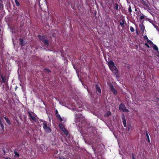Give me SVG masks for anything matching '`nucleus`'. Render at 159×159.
<instances>
[{
	"label": "nucleus",
	"instance_id": "nucleus-1",
	"mask_svg": "<svg viewBox=\"0 0 159 159\" xmlns=\"http://www.w3.org/2000/svg\"><path fill=\"white\" fill-rule=\"evenodd\" d=\"M27 113L28 114L29 117V119L32 122L33 121L34 122H38L37 118L39 119V118L37 117L36 114H35L33 112L31 113L29 111H28Z\"/></svg>",
	"mask_w": 159,
	"mask_h": 159
},
{
	"label": "nucleus",
	"instance_id": "nucleus-2",
	"mask_svg": "<svg viewBox=\"0 0 159 159\" xmlns=\"http://www.w3.org/2000/svg\"><path fill=\"white\" fill-rule=\"evenodd\" d=\"M58 127L66 135H68L69 133L67 130L65 128L63 125L61 123H59L58 125Z\"/></svg>",
	"mask_w": 159,
	"mask_h": 159
},
{
	"label": "nucleus",
	"instance_id": "nucleus-3",
	"mask_svg": "<svg viewBox=\"0 0 159 159\" xmlns=\"http://www.w3.org/2000/svg\"><path fill=\"white\" fill-rule=\"evenodd\" d=\"M43 128L45 131L47 133H50L52 130L49 126H48V125L47 124V122H45L44 123H43Z\"/></svg>",
	"mask_w": 159,
	"mask_h": 159
},
{
	"label": "nucleus",
	"instance_id": "nucleus-4",
	"mask_svg": "<svg viewBox=\"0 0 159 159\" xmlns=\"http://www.w3.org/2000/svg\"><path fill=\"white\" fill-rule=\"evenodd\" d=\"M0 77L2 80V82L3 83H5L6 81H8L9 79V77L6 75H3L1 73V72H0Z\"/></svg>",
	"mask_w": 159,
	"mask_h": 159
},
{
	"label": "nucleus",
	"instance_id": "nucleus-5",
	"mask_svg": "<svg viewBox=\"0 0 159 159\" xmlns=\"http://www.w3.org/2000/svg\"><path fill=\"white\" fill-rule=\"evenodd\" d=\"M119 109L122 110L123 112H129L128 110L126 108L125 105L122 103H120V105Z\"/></svg>",
	"mask_w": 159,
	"mask_h": 159
},
{
	"label": "nucleus",
	"instance_id": "nucleus-6",
	"mask_svg": "<svg viewBox=\"0 0 159 159\" xmlns=\"http://www.w3.org/2000/svg\"><path fill=\"white\" fill-rule=\"evenodd\" d=\"M110 70L114 73L115 74H116L118 73V70L115 66V65H114V66L111 67H110Z\"/></svg>",
	"mask_w": 159,
	"mask_h": 159
},
{
	"label": "nucleus",
	"instance_id": "nucleus-7",
	"mask_svg": "<svg viewBox=\"0 0 159 159\" xmlns=\"http://www.w3.org/2000/svg\"><path fill=\"white\" fill-rule=\"evenodd\" d=\"M95 89L97 92L99 93H101V91L100 87L98 84H96L95 85Z\"/></svg>",
	"mask_w": 159,
	"mask_h": 159
},
{
	"label": "nucleus",
	"instance_id": "nucleus-8",
	"mask_svg": "<svg viewBox=\"0 0 159 159\" xmlns=\"http://www.w3.org/2000/svg\"><path fill=\"white\" fill-rule=\"evenodd\" d=\"M107 64L109 68L111 67L114 66V65H115V63L112 60L108 61Z\"/></svg>",
	"mask_w": 159,
	"mask_h": 159
},
{
	"label": "nucleus",
	"instance_id": "nucleus-9",
	"mask_svg": "<svg viewBox=\"0 0 159 159\" xmlns=\"http://www.w3.org/2000/svg\"><path fill=\"white\" fill-rule=\"evenodd\" d=\"M121 119L122 120L124 126L125 127H126V120L125 117V116L124 115H123L121 117Z\"/></svg>",
	"mask_w": 159,
	"mask_h": 159
},
{
	"label": "nucleus",
	"instance_id": "nucleus-10",
	"mask_svg": "<svg viewBox=\"0 0 159 159\" xmlns=\"http://www.w3.org/2000/svg\"><path fill=\"white\" fill-rule=\"evenodd\" d=\"M38 37L42 42H43L45 39V37L44 36H42L40 35H38Z\"/></svg>",
	"mask_w": 159,
	"mask_h": 159
},
{
	"label": "nucleus",
	"instance_id": "nucleus-11",
	"mask_svg": "<svg viewBox=\"0 0 159 159\" xmlns=\"http://www.w3.org/2000/svg\"><path fill=\"white\" fill-rule=\"evenodd\" d=\"M42 42L46 46H48L49 45V41L47 39H45Z\"/></svg>",
	"mask_w": 159,
	"mask_h": 159
},
{
	"label": "nucleus",
	"instance_id": "nucleus-12",
	"mask_svg": "<svg viewBox=\"0 0 159 159\" xmlns=\"http://www.w3.org/2000/svg\"><path fill=\"white\" fill-rule=\"evenodd\" d=\"M19 43L21 45V46H23L25 45V44L24 43L23 40L19 38Z\"/></svg>",
	"mask_w": 159,
	"mask_h": 159
},
{
	"label": "nucleus",
	"instance_id": "nucleus-13",
	"mask_svg": "<svg viewBox=\"0 0 159 159\" xmlns=\"http://www.w3.org/2000/svg\"><path fill=\"white\" fill-rule=\"evenodd\" d=\"M113 8L116 11L119 10L120 8H118V5L117 3H115L113 4Z\"/></svg>",
	"mask_w": 159,
	"mask_h": 159
},
{
	"label": "nucleus",
	"instance_id": "nucleus-14",
	"mask_svg": "<svg viewBox=\"0 0 159 159\" xmlns=\"http://www.w3.org/2000/svg\"><path fill=\"white\" fill-rule=\"evenodd\" d=\"M141 2L142 4H143L148 8H149V7L147 3L143 0H142L141 1Z\"/></svg>",
	"mask_w": 159,
	"mask_h": 159
},
{
	"label": "nucleus",
	"instance_id": "nucleus-15",
	"mask_svg": "<svg viewBox=\"0 0 159 159\" xmlns=\"http://www.w3.org/2000/svg\"><path fill=\"white\" fill-rule=\"evenodd\" d=\"M111 112L110 111H108L105 114L104 116L105 117H108L111 115Z\"/></svg>",
	"mask_w": 159,
	"mask_h": 159
},
{
	"label": "nucleus",
	"instance_id": "nucleus-16",
	"mask_svg": "<svg viewBox=\"0 0 159 159\" xmlns=\"http://www.w3.org/2000/svg\"><path fill=\"white\" fill-rule=\"evenodd\" d=\"M4 5L3 2L0 3V13L3 10L4 7Z\"/></svg>",
	"mask_w": 159,
	"mask_h": 159
},
{
	"label": "nucleus",
	"instance_id": "nucleus-17",
	"mask_svg": "<svg viewBox=\"0 0 159 159\" xmlns=\"http://www.w3.org/2000/svg\"><path fill=\"white\" fill-rule=\"evenodd\" d=\"M56 117L61 122H62L63 120L61 118L60 115L58 114L56 115Z\"/></svg>",
	"mask_w": 159,
	"mask_h": 159
},
{
	"label": "nucleus",
	"instance_id": "nucleus-18",
	"mask_svg": "<svg viewBox=\"0 0 159 159\" xmlns=\"http://www.w3.org/2000/svg\"><path fill=\"white\" fill-rule=\"evenodd\" d=\"M119 24L120 23H123L126 22L124 18H123L122 19H121L119 20Z\"/></svg>",
	"mask_w": 159,
	"mask_h": 159
},
{
	"label": "nucleus",
	"instance_id": "nucleus-19",
	"mask_svg": "<svg viewBox=\"0 0 159 159\" xmlns=\"http://www.w3.org/2000/svg\"><path fill=\"white\" fill-rule=\"evenodd\" d=\"M76 117L77 119H79L80 117L82 116V115L80 113L76 114Z\"/></svg>",
	"mask_w": 159,
	"mask_h": 159
},
{
	"label": "nucleus",
	"instance_id": "nucleus-20",
	"mask_svg": "<svg viewBox=\"0 0 159 159\" xmlns=\"http://www.w3.org/2000/svg\"><path fill=\"white\" fill-rule=\"evenodd\" d=\"M4 118L5 120H6L7 123L8 124L10 125L11 124V122L10 120H9V119L8 118H7L6 117H4Z\"/></svg>",
	"mask_w": 159,
	"mask_h": 159
},
{
	"label": "nucleus",
	"instance_id": "nucleus-21",
	"mask_svg": "<svg viewBox=\"0 0 159 159\" xmlns=\"http://www.w3.org/2000/svg\"><path fill=\"white\" fill-rule=\"evenodd\" d=\"M111 91L113 93V94L114 95H116L117 94V90L115 89L113 90H112Z\"/></svg>",
	"mask_w": 159,
	"mask_h": 159
},
{
	"label": "nucleus",
	"instance_id": "nucleus-22",
	"mask_svg": "<svg viewBox=\"0 0 159 159\" xmlns=\"http://www.w3.org/2000/svg\"><path fill=\"white\" fill-rule=\"evenodd\" d=\"M120 25L122 27V29H124L125 28V25H126V22H125L124 23H120Z\"/></svg>",
	"mask_w": 159,
	"mask_h": 159
},
{
	"label": "nucleus",
	"instance_id": "nucleus-23",
	"mask_svg": "<svg viewBox=\"0 0 159 159\" xmlns=\"http://www.w3.org/2000/svg\"><path fill=\"white\" fill-rule=\"evenodd\" d=\"M43 70L45 71L46 73H50L51 72L50 70L48 68H44L43 69Z\"/></svg>",
	"mask_w": 159,
	"mask_h": 159
},
{
	"label": "nucleus",
	"instance_id": "nucleus-24",
	"mask_svg": "<svg viewBox=\"0 0 159 159\" xmlns=\"http://www.w3.org/2000/svg\"><path fill=\"white\" fill-rule=\"evenodd\" d=\"M14 153L15 154V156H16L17 158H19L20 156L19 154L16 150L14 151Z\"/></svg>",
	"mask_w": 159,
	"mask_h": 159
},
{
	"label": "nucleus",
	"instance_id": "nucleus-25",
	"mask_svg": "<svg viewBox=\"0 0 159 159\" xmlns=\"http://www.w3.org/2000/svg\"><path fill=\"white\" fill-rule=\"evenodd\" d=\"M153 48L157 51H158V49L157 46L153 44Z\"/></svg>",
	"mask_w": 159,
	"mask_h": 159
},
{
	"label": "nucleus",
	"instance_id": "nucleus-26",
	"mask_svg": "<svg viewBox=\"0 0 159 159\" xmlns=\"http://www.w3.org/2000/svg\"><path fill=\"white\" fill-rule=\"evenodd\" d=\"M109 86L111 91L114 89L113 85L111 84L109 85Z\"/></svg>",
	"mask_w": 159,
	"mask_h": 159
},
{
	"label": "nucleus",
	"instance_id": "nucleus-27",
	"mask_svg": "<svg viewBox=\"0 0 159 159\" xmlns=\"http://www.w3.org/2000/svg\"><path fill=\"white\" fill-rule=\"evenodd\" d=\"M83 109V108L81 107V106L80 107H79V108L77 109V110L79 111H82Z\"/></svg>",
	"mask_w": 159,
	"mask_h": 159
},
{
	"label": "nucleus",
	"instance_id": "nucleus-28",
	"mask_svg": "<svg viewBox=\"0 0 159 159\" xmlns=\"http://www.w3.org/2000/svg\"><path fill=\"white\" fill-rule=\"evenodd\" d=\"M147 42L150 45H153L154 44L153 42L151 41L148 39V40H147Z\"/></svg>",
	"mask_w": 159,
	"mask_h": 159
},
{
	"label": "nucleus",
	"instance_id": "nucleus-29",
	"mask_svg": "<svg viewBox=\"0 0 159 159\" xmlns=\"http://www.w3.org/2000/svg\"><path fill=\"white\" fill-rule=\"evenodd\" d=\"M15 2V3L16 4V5L17 6L19 7L20 5V4L19 3V2L17 0H16Z\"/></svg>",
	"mask_w": 159,
	"mask_h": 159
},
{
	"label": "nucleus",
	"instance_id": "nucleus-30",
	"mask_svg": "<svg viewBox=\"0 0 159 159\" xmlns=\"http://www.w3.org/2000/svg\"><path fill=\"white\" fill-rule=\"evenodd\" d=\"M145 135L146 136L147 139H148V138H149V136L148 134V132L147 130L145 131Z\"/></svg>",
	"mask_w": 159,
	"mask_h": 159
},
{
	"label": "nucleus",
	"instance_id": "nucleus-31",
	"mask_svg": "<svg viewBox=\"0 0 159 159\" xmlns=\"http://www.w3.org/2000/svg\"><path fill=\"white\" fill-rule=\"evenodd\" d=\"M128 10L129 12H130V14H131L132 11V10L131 8V7L130 6H129Z\"/></svg>",
	"mask_w": 159,
	"mask_h": 159
},
{
	"label": "nucleus",
	"instance_id": "nucleus-32",
	"mask_svg": "<svg viewBox=\"0 0 159 159\" xmlns=\"http://www.w3.org/2000/svg\"><path fill=\"white\" fill-rule=\"evenodd\" d=\"M0 125L1 126V127L2 128V129H4V125H3V124H2L1 120H0Z\"/></svg>",
	"mask_w": 159,
	"mask_h": 159
},
{
	"label": "nucleus",
	"instance_id": "nucleus-33",
	"mask_svg": "<svg viewBox=\"0 0 159 159\" xmlns=\"http://www.w3.org/2000/svg\"><path fill=\"white\" fill-rule=\"evenodd\" d=\"M130 30L132 32H133L134 31V28L132 26H130Z\"/></svg>",
	"mask_w": 159,
	"mask_h": 159
},
{
	"label": "nucleus",
	"instance_id": "nucleus-34",
	"mask_svg": "<svg viewBox=\"0 0 159 159\" xmlns=\"http://www.w3.org/2000/svg\"><path fill=\"white\" fill-rule=\"evenodd\" d=\"M145 17V16L143 14H142V15H141L140 17V19L141 20H142L143 19H144Z\"/></svg>",
	"mask_w": 159,
	"mask_h": 159
},
{
	"label": "nucleus",
	"instance_id": "nucleus-35",
	"mask_svg": "<svg viewBox=\"0 0 159 159\" xmlns=\"http://www.w3.org/2000/svg\"><path fill=\"white\" fill-rule=\"evenodd\" d=\"M140 28H141V30H142L143 31V30H144L145 29V27H144V26L142 25L140 27Z\"/></svg>",
	"mask_w": 159,
	"mask_h": 159
},
{
	"label": "nucleus",
	"instance_id": "nucleus-36",
	"mask_svg": "<svg viewBox=\"0 0 159 159\" xmlns=\"http://www.w3.org/2000/svg\"><path fill=\"white\" fill-rule=\"evenodd\" d=\"M144 45L148 48H150L149 46L148 45V44L147 43H144Z\"/></svg>",
	"mask_w": 159,
	"mask_h": 159
},
{
	"label": "nucleus",
	"instance_id": "nucleus-37",
	"mask_svg": "<svg viewBox=\"0 0 159 159\" xmlns=\"http://www.w3.org/2000/svg\"><path fill=\"white\" fill-rule=\"evenodd\" d=\"M41 48H42V47L41 46H38L36 48V49H41Z\"/></svg>",
	"mask_w": 159,
	"mask_h": 159
},
{
	"label": "nucleus",
	"instance_id": "nucleus-38",
	"mask_svg": "<svg viewBox=\"0 0 159 159\" xmlns=\"http://www.w3.org/2000/svg\"><path fill=\"white\" fill-rule=\"evenodd\" d=\"M39 121H40V122H43V123H44V122H47L46 121H45V120H42V119H40L39 120Z\"/></svg>",
	"mask_w": 159,
	"mask_h": 159
},
{
	"label": "nucleus",
	"instance_id": "nucleus-39",
	"mask_svg": "<svg viewBox=\"0 0 159 159\" xmlns=\"http://www.w3.org/2000/svg\"><path fill=\"white\" fill-rule=\"evenodd\" d=\"M144 38L145 39H147V40L148 39V38L147 35H145L144 37Z\"/></svg>",
	"mask_w": 159,
	"mask_h": 159
},
{
	"label": "nucleus",
	"instance_id": "nucleus-40",
	"mask_svg": "<svg viewBox=\"0 0 159 159\" xmlns=\"http://www.w3.org/2000/svg\"><path fill=\"white\" fill-rule=\"evenodd\" d=\"M57 159H66V158H65L63 157H60L59 158H58Z\"/></svg>",
	"mask_w": 159,
	"mask_h": 159
},
{
	"label": "nucleus",
	"instance_id": "nucleus-41",
	"mask_svg": "<svg viewBox=\"0 0 159 159\" xmlns=\"http://www.w3.org/2000/svg\"><path fill=\"white\" fill-rule=\"evenodd\" d=\"M119 26H118V30H119L120 32H122V29H120V28H119Z\"/></svg>",
	"mask_w": 159,
	"mask_h": 159
},
{
	"label": "nucleus",
	"instance_id": "nucleus-42",
	"mask_svg": "<svg viewBox=\"0 0 159 159\" xmlns=\"http://www.w3.org/2000/svg\"><path fill=\"white\" fill-rule=\"evenodd\" d=\"M132 159H136L134 157V156L133 154H132Z\"/></svg>",
	"mask_w": 159,
	"mask_h": 159
},
{
	"label": "nucleus",
	"instance_id": "nucleus-43",
	"mask_svg": "<svg viewBox=\"0 0 159 159\" xmlns=\"http://www.w3.org/2000/svg\"><path fill=\"white\" fill-rule=\"evenodd\" d=\"M147 140H148V143H150V140L149 139V138H148Z\"/></svg>",
	"mask_w": 159,
	"mask_h": 159
},
{
	"label": "nucleus",
	"instance_id": "nucleus-44",
	"mask_svg": "<svg viewBox=\"0 0 159 159\" xmlns=\"http://www.w3.org/2000/svg\"><path fill=\"white\" fill-rule=\"evenodd\" d=\"M59 114L58 112V111L57 110H56V115L57 114Z\"/></svg>",
	"mask_w": 159,
	"mask_h": 159
},
{
	"label": "nucleus",
	"instance_id": "nucleus-45",
	"mask_svg": "<svg viewBox=\"0 0 159 159\" xmlns=\"http://www.w3.org/2000/svg\"><path fill=\"white\" fill-rule=\"evenodd\" d=\"M127 68L128 69H129L130 68V66H127Z\"/></svg>",
	"mask_w": 159,
	"mask_h": 159
},
{
	"label": "nucleus",
	"instance_id": "nucleus-46",
	"mask_svg": "<svg viewBox=\"0 0 159 159\" xmlns=\"http://www.w3.org/2000/svg\"><path fill=\"white\" fill-rule=\"evenodd\" d=\"M4 159H11L9 157L5 158Z\"/></svg>",
	"mask_w": 159,
	"mask_h": 159
},
{
	"label": "nucleus",
	"instance_id": "nucleus-47",
	"mask_svg": "<svg viewBox=\"0 0 159 159\" xmlns=\"http://www.w3.org/2000/svg\"><path fill=\"white\" fill-rule=\"evenodd\" d=\"M156 99H157L159 101V98L157 97Z\"/></svg>",
	"mask_w": 159,
	"mask_h": 159
},
{
	"label": "nucleus",
	"instance_id": "nucleus-48",
	"mask_svg": "<svg viewBox=\"0 0 159 159\" xmlns=\"http://www.w3.org/2000/svg\"><path fill=\"white\" fill-rule=\"evenodd\" d=\"M58 152V151H56L55 152V153L57 154Z\"/></svg>",
	"mask_w": 159,
	"mask_h": 159
},
{
	"label": "nucleus",
	"instance_id": "nucleus-49",
	"mask_svg": "<svg viewBox=\"0 0 159 159\" xmlns=\"http://www.w3.org/2000/svg\"><path fill=\"white\" fill-rule=\"evenodd\" d=\"M157 99H156V98L155 99V102H157V100H156Z\"/></svg>",
	"mask_w": 159,
	"mask_h": 159
},
{
	"label": "nucleus",
	"instance_id": "nucleus-50",
	"mask_svg": "<svg viewBox=\"0 0 159 159\" xmlns=\"http://www.w3.org/2000/svg\"><path fill=\"white\" fill-rule=\"evenodd\" d=\"M1 2H2V0H0V3Z\"/></svg>",
	"mask_w": 159,
	"mask_h": 159
},
{
	"label": "nucleus",
	"instance_id": "nucleus-51",
	"mask_svg": "<svg viewBox=\"0 0 159 159\" xmlns=\"http://www.w3.org/2000/svg\"><path fill=\"white\" fill-rule=\"evenodd\" d=\"M3 151L4 152V153L5 152V151L4 150H3Z\"/></svg>",
	"mask_w": 159,
	"mask_h": 159
},
{
	"label": "nucleus",
	"instance_id": "nucleus-52",
	"mask_svg": "<svg viewBox=\"0 0 159 159\" xmlns=\"http://www.w3.org/2000/svg\"><path fill=\"white\" fill-rule=\"evenodd\" d=\"M1 29H0V32H1Z\"/></svg>",
	"mask_w": 159,
	"mask_h": 159
}]
</instances>
